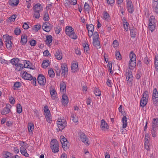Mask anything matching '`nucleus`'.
<instances>
[{"mask_svg":"<svg viewBox=\"0 0 158 158\" xmlns=\"http://www.w3.org/2000/svg\"><path fill=\"white\" fill-rule=\"evenodd\" d=\"M126 76H133L131 71L128 69L126 70Z\"/></svg>","mask_w":158,"mask_h":158,"instance_id":"obj_47","label":"nucleus"},{"mask_svg":"<svg viewBox=\"0 0 158 158\" xmlns=\"http://www.w3.org/2000/svg\"><path fill=\"white\" fill-rule=\"evenodd\" d=\"M37 81L40 85H44L46 83V80L43 75L39 74L38 77Z\"/></svg>","mask_w":158,"mask_h":158,"instance_id":"obj_8","label":"nucleus"},{"mask_svg":"<svg viewBox=\"0 0 158 158\" xmlns=\"http://www.w3.org/2000/svg\"><path fill=\"white\" fill-rule=\"evenodd\" d=\"M19 61V59L17 58H14L10 60V62L13 65H16L18 63Z\"/></svg>","mask_w":158,"mask_h":158,"instance_id":"obj_25","label":"nucleus"},{"mask_svg":"<svg viewBox=\"0 0 158 158\" xmlns=\"http://www.w3.org/2000/svg\"><path fill=\"white\" fill-rule=\"evenodd\" d=\"M6 46L7 48L8 49H11L12 48V43L11 41L10 42H8L6 43Z\"/></svg>","mask_w":158,"mask_h":158,"instance_id":"obj_42","label":"nucleus"},{"mask_svg":"<svg viewBox=\"0 0 158 158\" xmlns=\"http://www.w3.org/2000/svg\"><path fill=\"white\" fill-rule=\"evenodd\" d=\"M60 90L61 91H64L66 89V85L65 83L63 82L61 83L60 85Z\"/></svg>","mask_w":158,"mask_h":158,"instance_id":"obj_40","label":"nucleus"},{"mask_svg":"<svg viewBox=\"0 0 158 158\" xmlns=\"http://www.w3.org/2000/svg\"><path fill=\"white\" fill-rule=\"evenodd\" d=\"M20 150L22 155L26 157H28L29 154L27 153L26 149L23 146H21L20 148Z\"/></svg>","mask_w":158,"mask_h":158,"instance_id":"obj_20","label":"nucleus"},{"mask_svg":"<svg viewBox=\"0 0 158 158\" xmlns=\"http://www.w3.org/2000/svg\"><path fill=\"white\" fill-rule=\"evenodd\" d=\"M55 32L56 34H58L60 31V26H57L55 28Z\"/></svg>","mask_w":158,"mask_h":158,"instance_id":"obj_61","label":"nucleus"},{"mask_svg":"<svg viewBox=\"0 0 158 158\" xmlns=\"http://www.w3.org/2000/svg\"><path fill=\"white\" fill-rule=\"evenodd\" d=\"M103 17L104 19L107 21H109L110 19V17L109 14L107 13L106 11L104 12L103 15Z\"/></svg>","mask_w":158,"mask_h":158,"instance_id":"obj_31","label":"nucleus"},{"mask_svg":"<svg viewBox=\"0 0 158 158\" xmlns=\"http://www.w3.org/2000/svg\"><path fill=\"white\" fill-rule=\"evenodd\" d=\"M10 105H6V107L4 108L1 111V113L2 114H6L8 113L10 110L9 108V106H10Z\"/></svg>","mask_w":158,"mask_h":158,"instance_id":"obj_16","label":"nucleus"},{"mask_svg":"<svg viewBox=\"0 0 158 158\" xmlns=\"http://www.w3.org/2000/svg\"><path fill=\"white\" fill-rule=\"evenodd\" d=\"M158 126V119L153 118L152 121V128H156Z\"/></svg>","mask_w":158,"mask_h":158,"instance_id":"obj_27","label":"nucleus"},{"mask_svg":"<svg viewBox=\"0 0 158 158\" xmlns=\"http://www.w3.org/2000/svg\"><path fill=\"white\" fill-rule=\"evenodd\" d=\"M17 111L18 113H20L22 112V108L21 105L19 104L17 106Z\"/></svg>","mask_w":158,"mask_h":158,"instance_id":"obj_43","label":"nucleus"},{"mask_svg":"<svg viewBox=\"0 0 158 158\" xmlns=\"http://www.w3.org/2000/svg\"><path fill=\"white\" fill-rule=\"evenodd\" d=\"M136 65V60H130L129 67L131 70H133Z\"/></svg>","mask_w":158,"mask_h":158,"instance_id":"obj_14","label":"nucleus"},{"mask_svg":"<svg viewBox=\"0 0 158 158\" xmlns=\"http://www.w3.org/2000/svg\"><path fill=\"white\" fill-rule=\"evenodd\" d=\"M65 33L67 35L72 39L75 40L77 36L75 33L74 30L71 26H67L65 27Z\"/></svg>","mask_w":158,"mask_h":158,"instance_id":"obj_1","label":"nucleus"},{"mask_svg":"<svg viewBox=\"0 0 158 158\" xmlns=\"http://www.w3.org/2000/svg\"><path fill=\"white\" fill-rule=\"evenodd\" d=\"M48 74L49 77L53 78L55 76V73L53 69H50L48 72Z\"/></svg>","mask_w":158,"mask_h":158,"instance_id":"obj_38","label":"nucleus"},{"mask_svg":"<svg viewBox=\"0 0 158 158\" xmlns=\"http://www.w3.org/2000/svg\"><path fill=\"white\" fill-rule=\"evenodd\" d=\"M148 99H145L144 98H142L140 101V105L143 107H144L147 103Z\"/></svg>","mask_w":158,"mask_h":158,"instance_id":"obj_23","label":"nucleus"},{"mask_svg":"<svg viewBox=\"0 0 158 158\" xmlns=\"http://www.w3.org/2000/svg\"><path fill=\"white\" fill-rule=\"evenodd\" d=\"M93 45L97 48H101L100 42L98 39H93Z\"/></svg>","mask_w":158,"mask_h":158,"instance_id":"obj_18","label":"nucleus"},{"mask_svg":"<svg viewBox=\"0 0 158 158\" xmlns=\"http://www.w3.org/2000/svg\"><path fill=\"white\" fill-rule=\"evenodd\" d=\"M50 92L52 98L53 99H55L56 98V96L57 95V93L56 90L53 88L50 89Z\"/></svg>","mask_w":158,"mask_h":158,"instance_id":"obj_19","label":"nucleus"},{"mask_svg":"<svg viewBox=\"0 0 158 158\" xmlns=\"http://www.w3.org/2000/svg\"><path fill=\"white\" fill-rule=\"evenodd\" d=\"M49 17L48 13H46L44 15L43 19L45 21H47L49 20Z\"/></svg>","mask_w":158,"mask_h":158,"instance_id":"obj_57","label":"nucleus"},{"mask_svg":"<svg viewBox=\"0 0 158 158\" xmlns=\"http://www.w3.org/2000/svg\"><path fill=\"white\" fill-rule=\"evenodd\" d=\"M30 63V61H27L26 60H25V61L24 62V68H29L31 69H33L32 68H31L29 65V63Z\"/></svg>","mask_w":158,"mask_h":158,"instance_id":"obj_39","label":"nucleus"},{"mask_svg":"<svg viewBox=\"0 0 158 158\" xmlns=\"http://www.w3.org/2000/svg\"><path fill=\"white\" fill-rule=\"evenodd\" d=\"M55 57L56 59L58 60H60L62 58V54L60 51L57 50L55 53Z\"/></svg>","mask_w":158,"mask_h":158,"instance_id":"obj_15","label":"nucleus"},{"mask_svg":"<svg viewBox=\"0 0 158 158\" xmlns=\"http://www.w3.org/2000/svg\"><path fill=\"white\" fill-rule=\"evenodd\" d=\"M107 67L108 68L109 70H110V72L111 74L113 73V72L112 70V64L111 63H109V62L107 64Z\"/></svg>","mask_w":158,"mask_h":158,"instance_id":"obj_56","label":"nucleus"},{"mask_svg":"<svg viewBox=\"0 0 158 158\" xmlns=\"http://www.w3.org/2000/svg\"><path fill=\"white\" fill-rule=\"evenodd\" d=\"M62 103L63 104L66 105L68 102V99L67 96L65 94H63L62 97Z\"/></svg>","mask_w":158,"mask_h":158,"instance_id":"obj_22","label":"nucleus"},{"mask_svg":"<svg viewBox=\"0 0 158 158\" xmlns=\"http://www.w3.org/2000/svg\"><path fill=\"white\" fill-rule=\"evenodd\" d=\"M156 128H152V134L153 137H155L156 136Z\"/></svg>","mask_w":158,"mask_h":158,"instance_id":"obj_46","label":"nucleus"},{"mask_svg":"<svg viewBox=\"0 0 158 158\" xmlns=\"http://www.w3.org/2000/svg\"><path fill=\"white\" fill-rule=\"evenodd\" d=\"M94 38L93 39H99V34L97 31H95L94 33Z\"/></svg>","mask_w":158,"mask_h":158,"instance_id":"obj_54","label":"nucleus"},{"mask_svg":"<svg viewBox=\"0 0 158 158\" xmlns=\"http://www.w3.org/2000/svg\"><path fill=\"white\" fill-rule=\"evenodd\" d=\"M14 32L15 35H19L20 33L21 30L19 28H16L15 29Z\"/></svg>","mask_w":158,"mask_h":158,"instance_id":"obj_51","label":"nucleus"},{"mask_svg":"<svg viewBox=\"0 0 158 158\" xmlns=\"http://www.w3.org/2000/svg\"><path fill=\"white\" fill-rule=\"evenodd\" d=\"M122 121L123 123V128H125L127 125V117L126 116L123 117L122 118Z\"/></svg>","mask_w":158,"mask_h":158,"instance_id":"obj_26","label":"nucleus"},{"mask_svg":"<svg viewBox=\"0 0 158 158\" xmlns=\"http://www.w3.org/2000/svg\"><path fill=\"white\" fill-rule=\"evenodd\" d=\"M115 56L116 59L118 60H120L121 59V57L120 54L119 52L116 51L115 53Z\"/></svg>","mask_w":158,"mask_h":158,"instance_id":"obj_50","label":"nucleus"},{"mask_svg":"<svg viewBox=\"0 0 158 158\" xmlns=\"http://www.w3.org/2000/svg\"><path fill=\"white\" fill-rule=\"evenodd\" d=\"M19 3L18 0H12L10 4L13 6H17Z\"/></svg>","mask_w":158,"mask_h":158,"instance_id":"obj_49","label":"nucleus"},{"mask_svg":"<svg viewBox=\"0 0 158 158\" xmlns=\"http://www.w3.org/2000/svg\"><path fill=\"white\" fill-rule=\"evenodd\" d=\"M11 155V153L8 152H6L4 154V156L5 158H10V156Z\"/></svg>","mask_w":158,"mask_h":158,"instance_id":"obj_62","label":"nucleus"},{"mask_svg":"<svg viewBox=\"0 0 158 158\" xmlns=\"http://www.w3.org/2000/svg\"><path fill=\"white\" fill-rule=\"evenodd\" d=\"M94 92L96 96H100L101 95V92L98 88L95 87L94 89Z\"/></svg>","mask_w":158,"mask_h":158,"instance_id":"obj_34","label":"nucleus"},{"mask_svg":"<svg viewBox=\"0 0 158 158\" xmlns=\"http://www.w3.org/2000/svg\"><path fill=\"white\" fill-rule=\"evenodd\" d=\"M89 6L88 4L85 2L84 6V9L86 11H88L89 9Z\"/></svg>","mask_w":158,"mask_h":158,"instance_id":"obj_53","label":"nucleus"},{"mask_svg":"<svg viewBox=\"0 0 158 158\" xmlns=\"http://www.w3.org/2000/svg\"><path fill=\"white\" fill-rule=\"evenodd\" d=\"M130 60H136V56L135 54L132 51L131 52L130 55Z\"/></svg>","mask_w":158,"mask_h":158,"instance_id":"obj_30","label":"nucleus"},{"mask_svg":"<svg viewBox=\"0 0 158 158\" xmlns=\"http://www.w3.org/2000/svg\"><path fill=\"white\" fill-rule=\"evenodd\" d=\"M28 127L29 132H32L34 129V126L33 124L32 123H29Z\"/></svg>","mask_w":158,"mask_h":158,"instance_id":"obj_37","label":"nucleus"},{"mask_svg":"<svg viewBox=\"0 0 158 158\" xmlns=\"http://www.w3.org/2000/svg\"><path fill=\"white\" fill-rule=\"evenodd\" d=\"M3 40L6 42V43L8 42H9L11 41L10 37L8 35H3Z\"/></svg>","mask_w":158,"mask_h":158,"instance_id":"obj_29","label":"nucleus"},{"mask_svg":"<svg viewBox=\"0 0 158 158\" xmlns=\"http://www.w3.org/2000/svg\"><path fill=\"white\" fill-rule=\"evenodd\" d=\"M155 23H152V22H151L150 23H149V30L151 31L152 32L153 31L155 28Z\"/></svg>","mask_w":158,"mask_h":158,"instance_id":"obj_33","label":"nucleus"},{"mask_svg":"<svg viewBox=\"0 0 158 158\" xmlns=\"http://www.w3.org/2000/svg\"><path fill=\"white\" fill-rule=\"evenodd\" d=\"M21 85V84L19 82H15L13 88L15 90L16 88H18L20 87Z\"/></svg>","mask_w":158,"mask_h":158,"instance_id":"obj_36","label":"nucleus"},{"mask_svg":"<svg viewBox=\"0 0 158 158\" xmlns=\"http://www.w3.org/2000/svg\"><path fill=\"white\" fill-rule=\"evenodd\" d=\"M21 77L24 79L31 81V79L32 78V76L26 71L24 72L23 73L21 72Z\"/></svg>","mask_w":158,"mask_h":158,"instance_id":"obj_9","label":"nucleus"},{"mask_svg":"<svg viewBox=\"0 0 158 158\" xmlns=\"http://www.w3.org/2000/svg\"><path fill=\"white\" fill-rule=\"evenodd\" d=\"M46 40H45V42L47 45H49L52 42V37L51 35H46Z\"/></svg>","mask_w":158,"mask_h":158,"instance_id":"obj_21","label":"nucleus"},{"mask_svg":"<svg viewBox=\"0 0 158 158\" xmlns=\"http://www.w3.org/2000/svg\"><path fill=\"white\" fill-rule=\"evenodd\" d=\"M60 139L63 149L64 151L66 150L69 148L68 146V142L67 139L63 135L60 136Z\"/></svg>","mask_w":158,"mask_h":158,"instance_id":"obj_3","label":"nucleus"},{"mask_svg":"<svg viewBox=\"0 0 158 158\" xmlns=\"http://www.w3.org/2000/svg\"><path fill=\"white\" fill-rule=\"evenodd\" d=\"M86 28L88 31H90L91 32H94V26L92 24H86Z\"/></svg>","mask_w":158,"mask_h":158,"instance_id":"obj_24","label":"nucleus"},{"mask_svg":"<svg viewBox=\"0 0 158 158\" xmlns=\"http://www.w3.org/2000/svg\"><path fill=\"white\" fill-rule=\"evenodd\" d=\"M53 26L48 22H45L42 26L43 29L47 32H49L52 28Z\"/></svg>","mask_w":158,"mask_h":158,"instance_id":"obj_5","label":"nucleus"},{"mask_svg":"<svg viewBox=\"0 0 158 158\" xmlns=\"http://www.w3.org/2000/svg\"><path fill=\"white\" fill-rule=\"evenodd\" d=\"M36 41L34 40H32L30 42V44L31 46H34L36 44Z\"/></svg>","mask_w":158,"mask_h":158,"instance_id":"obj_63","label":"nucleus"},{"mask_svg":"<svg viewBox=\"0 0 158 158\" xmlns=\"http://www.w3.org/2000/svg\"><path fill=\"white\" fill-rule=\"evenodd\" d=\"M154 8V10L155 12L157 14H158V4L156 6H153Z\"/></svg>","mask_w":158,"mask_h":158,"instance_id":"obj_64","label":"nucleus"},{"mask_svg":"<svg viewBox=\"0 0 158 158\" xmlns=\"http://www.w3.org/2000/svg\"><path fill=\"white\" fill-rule=\"evenodd\" d=\"M49 61L48 60H45L43 61L42 64V67L44 68H46L49 65Z\"/></svg>","mask_w":158,"mask_h":158,"instance_id":"obj_28","label":"nucleus"},{"mask_svg":"<svg viewBox=\"0 0 158 158\" xmlns=\"http://www.w3.org/2000/svg\"><path fill=\"white\" fill-rule=\"evenodd\" d=\"M72 120L75 123L78 122V120L76 116L74 114H72L71 116Z\"/></svg>","mask_w":158,"mask_h":158,"instance_id":"obj_48","label":"nucleus"},{"mask_svg":"<svg viewBox=\"0 0 158 158\" xmlns=\"http://www.w3.org/2000/svg\"><path fill=\"white\" fill-rule=\"evenodd\" d=\"M152 99L153 103L155 104H156L158 100V92L156 88H155L153 90Z\"/></svg>","mask_w":158,"mask_h":158,"instance_id":"obj_7","label":"nucleus"},{"mask_svg":"<svg viewBox=\"0 0 158 158\" xmlns=\"http://www.w3.org/2000/svg\"><path fill=\"white\" fill-rule=\"evenodd\" d=\"M27 36L24 35H22L21 39V43L23 45H25L27 43Z\"/></svg>","mask_w":158,"mask_h":158,"instance_id":"obj_17","label":"nucleus"},{"mask_svg":"<svg viewBox=\"0 0 158 158\" xmlns=\"http://www.w3.org/2000/svg\"><path fill=\"white\" fill-rule=\"evenodd\" d=\"M71 69L72 70L76 71L78 69V64L77 63H73L71 66Z\"/></svg>","mask_w":158,"mask_h":158,"instance_id":"obj_41","label":"nucleus"},{"mask_svg":"<svg viewBox=\"0 0 158 158\" xmlns=\"http://www.w3.org/2000/svg\"><path fill=\"white\" fill-rule=\"evenodd\" d=\"M50 144L51 145V148L53 152H57L59 151L58 143L56 139H52L51 140Z\"/></svg>","mask_w":158,"mask_h":158,"instance_id":"obj_2","label":"nucleus"},{"mask_svg":"<svg viewBox=\"0 0 158 158\" xmlns=\"http://www.w3.org/2000/svg\"><path fill=\"white\" fill-rule=\"evenodd\" d=\"M127 10L131 14L134 12V6L131 0H126Z\"/></svg>","mask_w":158,"mask_h":158,"instance_id":"obj_6","label":"nucleus"},{"mask_svg":"<svg viewBox=\"0 0 158 158\" xmlns=\"http://www.w3.org/2000/svg\"><path fill=\"white\" fill-rule=\"evenodd\" d=\"M32 81L31 83L33 84L34 85L36 86V79L35 77H32V79H31V80Z\"/></svg>","mask_w":158,"mask_h":158,"instance_id":"obj_59","label":"nucleus"},{"mask_svg":"<svg viewBox=\"0 0 158 158\" xmlns=\"http://www.w3.org/2000/svg\"><path fill=\"white\" fill-rule=\"evenodd\" d=\"M83 46L84 47V52L87 53H88L89 50V47L88 44H83Z\"/></svg>","mask_w":158,"mask_h":158,"instance_id":"obj_35","label":"nucleus"},{"mask_svg":"<svg viewBox=\"0 0 158 158\" xmlns=\"http://www.w3.org/2000/svg\"><path fill=\"white\" fill-rule=\"evenodd\" d=\"M148 93L147 90H146L143 94L142 98H144L145 99H146L148 100Z\"/></svg>","mask_w":158,"mask_h":158,"instance_id":"obj_45","label":"nucleus"},{"mask_svg":"<svg viewBox=\"0 0 158 158\" xmlns=\"http://www.w3.org/2000/svg\"><path fill=\"white\" fill-rule=\"evenodd\" d=\"M57 122V126L60 131H61L64 129L67 126V122L64 119L58 118Z\"/></svg>","mask_w":158,"mask_h":158,"instance_id":"obj_4","label":"nucleus"},{"mask_svg":"<svg viewBox=\"0 0 158 158\" xmlns=\"http://www.w3.org/2000/svg\"><path fill=\"white\" fill-rule=\"evenodd\" d=\"M131 35V37L134 38L135 37L136 30L135 29H131L130 30Z\"/></svg>","mask_w":158,"mask_h":158,"instance_id":"obj_44","label":"nucleus"},{"mask_svg":"<svg viewBox=\"0 0 158 158\" xmlns=\"http://www.w3.org/2000/svg\"><path fill=\"white\" fill-rule=\"evenodd\" d=\"M79 135L80 136L81 140L85 143H86L87 145H89V143L88 141V138L86 135L85 134L82 132H81L79 133Z\"/></svg>","mask_w":158,"mask_h":158,"instance_id":"obj_10","label":"nucleus"},{"mask_svg":"<svg viewBox=\"0 0 158 158\" xmlns=\"http://www.w3.org/2000/svg\"><path fill=\"white\" fill-rule=\"evenodd\" d=\"M34 16L36 19H39L40 17V12L34 11Z\"/></svg>","mask_w":158,"mask_h":158,"instance_id":"obj_55","label":"nucleus"},{"mask_svg":"<svg viewBox=\"0 0 158 158\" xmlns=\"http://www.w3.org/2000/svg\"><path fill=\"white\" fill-rule=\"evenodd\" d=\"M120 152L122 153L123 156H126L127 155V151L125 147H123L120 150Z\"/></svg>","mask_w":158,"mask_h":158,"instance_id":"obj_32","label":"nucleus"},{"mask_svg":"<svg viewBox=\"0 0 158 158\" xmlns=\"http://www.w3.org/2000/svg\"><path fill=\"white\" fill-rule=\"evenodd\" d=\"M16 16H17V15H13L10 17L9 19L11 21L14 22L15 20Z\"/></svg>","mask_w":158,"mask_h":158,"instance_id":"obj_58","label":"nucleus"},{"mask_svg":"<svg viewBox=\"0 0 158 158\" xmlns=\"http://www.w3.org/2000/svg\"><path fill=\"white\" fill-rule=\"evenodd\" d=\"M34 11L41 12L43 10V8L41 7V4L37 3L35 4L33 7Z\"/></svg>","mask_w":158,"mask_h":158,"instance_id":"obj_13","label":"nucleus"},{"mask_svg":"<svg viewBox=\"0 0 158 158\" xmlns=\"http://www.w3.org/2000/svg\"><path fill=\"white\" fill-rule=\"evenodd\" d=\"M61 69L62 73L64 77H65V75L68 73V68L67 66L65 64H62L61 66Z\"/></svg>","mask_w":158,"mask_h":158,"instance_id":"obj_12","label":"nucleus"},{"mask_svg":"<svg viewBox=\"0 0 158 158\" xmlns=\"http://www.w3.org/2000/svg\"><path fill=\"white\" fill-rule=\"evenodd\" d=\"M67 2H69L70 4L74 5L77 4V0H67Z\"/></svg>","mask_w":158,"mask_h":158,"instance_id":"obj_52","label":"nucleus"},{"mask_svg":"<svg viewBox=\"0 0 158 158\" xmlns=\"http://www.w3.org/2000/svg\"><path fill=\"white\" fill-rule=\"evenodd\" d=\"M100 127L102 130L106 131L109 128V127L107 123L104 119L101 121V124Z\"/></svg>","mask_w":158,"mask_h":158,"instance_id":"obj_11","label":"nucleus"},{"mask_svg":"<svg viewBox=\"0 0 158 158\" xmlns=\"http://www.w3.org/2000/svg\"><path fill=\"white\" fill-rule=\"evenodd\" d=\"M9 100L10 103L11 104H14L15 102V100L14 98L12 97L9 98Z\"/></svg>","mask_w":158,"mask_h":158,"instance_id":"obj_60","label":"nucleus"}]
</instances>
